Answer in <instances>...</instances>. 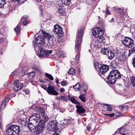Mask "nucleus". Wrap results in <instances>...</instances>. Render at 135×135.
Masks as SVG:
<instances>
[{
	"label": "nucleus",
	"mask_w": 135,
	"mask_h": 135,
	"mask_svg": "<svg viewBox=\"0 0 135 135\" xmlns=\"http://www.w3.org/2000/svg\"><path fill=\"white\" fill-rule=\"evenodd\" d=\"M43 35L44 37L41 35H40L33 41L35 50H36V48L40 47L39 44L44 43L45 46H50L53 45L54 36L45 32L43 33Z\"/></svg>",
	"instance_id": "f257e3e1"
},
{
	"label": "nucleus",
	"mask_w": 135,
	"mask_h": 135,
	"mask_svg": "<svg viewBox=\"0 0 135 135\" xmlns=\"http://www.w3.org/2000/svg\"><path fill=\"white\" fill-rule=\"evenodd\" d=\"M120 72L117 70H113L110 73L107 78V82L111 84L114 83L116 80L121 78Z\"/></svg>",
	"instance_id": "f03ea898"
},
{
	"label": "nucleus",
	"mask_w": 135,
	"mask_h": 135,
	"mask_svg": "<svg viewBox=\"0 0 135 135\" xmlns=\"http://www.w3.org/2000/svg\"><path fill=\"white\" fill-rule=\"evenodd\" d=\"M104 28V25L101 24L99 27L94 28L92 31L94 36L95 37L98 38H104L103 36L104 34L103 30Z\"/></svg>",
	"instance_id": "7ed1b4c3"
},
{
	"label": "nucleus",
	"mask_w": 135,
	"mask_h": 135,
	"mask_svg": "<svg viewBox=\"0 0 135 135\" xmlns=\"http://www.w3.org/2000/svg\"><path fill=\"white\" fill-rule=\"evenodd\" d=\"M83 32V29L82 28H80L78 30V32L77 34V37L76 41L75 46V50L76 51H78L79 50V46L81 40Z\"/></svg>",
	"instance_id": "20e7f679"
},
{
	"label": "nucleus",
	"mask_w": 135,
	"mask_h": 135,
	"mask_svg": "<svg viewBox=\"0 0 135 135\" xmlns=\"http://www.w3.org/2000/svg\"><path fill=\"white\" fill-rule=\"evenodd\" d=\"M20 131L19 126L12 125L9 126V135H18Z\"/></svg>",
	"instance_id": "39448f33"
},
{
	"label": "nucleus",
	"mask_w": 135,
	"mask_h": 135,
	"mask_svg": "<svg viewBox=\"0 0 135 135\" xmlns=\"http://www.w3.org/2000/svg\"><path fill=\"white\" fill-rule=\"evenodd\" d=\"M122 42L125 46L129 48H131L134 45L133 40L128 37H126Z\"/></svg>",
	"instance_id": "423d86ee"
},
{
	"label": "nucleus",
	"mask_w": 135,
	"mask_h": 135,
	"mask_svg": "<svg viewBox=\"0 0 135 135\" xmlns=\"http://www.w3.org/2000/svg\"><path fill=\"white\" fill-rule=\"evenodd\" d=\"M49 86L47 88V92L50 95H58V93L57 92V89L50 84H49Z\"/></svg>",
	"instance_id": "0eeeda50"
},
{
	"label": "nucleus",
	"mask_w": 135,
	"mask_h": 135,
	"mask_svg": "<svg viewBox=\"0 0 135 135\" xmlns=\"http://www.w3.org/2000/svg\"><path fill=\"white\" fill-rule=\"evenodd\" d=\"M57 127V123L55 120L50 122L48 125L47 129L50 131H55Z\"/></svg>",
	"instance_id": "6e6552de"
},
{
	"label": "nucleus",
	"mask_w": 135,
	"mask_h": 135,
	"mask_svg": "<svg viewBox=\"0 0 135 135\" xmlns=\"http://www.w3.org/2000/svg\"><path fill=\"white\" fill-rule=\"evenodd\" d=\"M105 40L104 38H98L97 40L94 42V45L98 48H101L102 46L104 45Z\"/></svg>",
	"instance_id": "1a4fd4ad"
},
{
	"label": "nucleus",
	"mask_w": 135,
	"mask_h": 135,
	"mask_svg": "<svg viewBox=\"0 0 135 135\" xmlns=\"http://www.w3.org/2000/svg\"><path fill=\"white\" fill-rule=\"evenodd\" d=\"M99 73L101 74H104L109 70V67L106 65H98V66Z\"/></svg>",
	"instance_id": "9d476101"
},
{
	"label": "nucleus",
	"mask_w": 135,
	"mask_h": 135,
	"mask_svg": "<svg viewBox=\"0 0 135 135\" xmlns=\"http://www.w3.org/2000/svg\"><path fill=\"white\" fill-rule=\"evenodd\" d=\"M54 29L53 30V32L56 34L58 35L60 37L63 35V32L62 27L57 25L54 26Z\"/></svg>",
	"instance_id": "9b49d317"
},
{
	"label": "nucleus",
	"mask_w": 135,
	"mask_h": 135,
	"mask_svg": "<svg viewBox=\"0 0 135 135\" xmlns=\"http://www.w3.org/2000/svg\"><path fill=\"white\" fill-rule=\"evenodd\" d=\"M88 89V87L85 85H83L82 86L81 89L83 91L84 93L80 95L79 97V98L83 102H86V99L85 97H84V95H85L86 91Z\"/></svg>",
	"instance_id": "f8f14e48"
},
{
	"label": "nucleus",
	"mask_w": 135,
	"mask_h": 135,
	"mask_svg": "<svg viewBox=\"0 0 135 135\" xmlns=\"http://www.w3.org/2000/svg\"><path fill=\"white\" fill-rule=\"evenodd\" d=\"M40 51L38 56L40 57H47L52 52V50H46L42 49H40Z\"/></svg>",
	"instance_id": "ddd939ff"
},
{
	"label": "nucleus",
	"mask_w": 135,
	"mask_h": 135,
	"mask_svg": "<svg viewBox=\"0 0 135 135\" xmlns=\"http://www.w3.org/2000/svg\"><path fill=\"white\" fill-rule=\"evenodd\" d=\"M36 125L37 131L41 132L45 127V121L42 119L40 120Z\"/></svg>",
	"instance_id": "4468645a"
},
{
	"label": "nucleus",
	"mask_w": 135,
	"mask_h": 135,
	"mask_svg": "<svg viewBox=\"0 0 135 135\" xmlns=\"http://www.w3.org/2000/svg\"><path fill=\"white\" fill-rule=\"evenodd\" d=\"M76 107L77 109V111L79 113H82L85 112V109L81 106L77 105H76Z\"/></svg>",
	"instance_id": "2eb2a0df"
},
{
	"label": "nucleus",
	"mask_w": 135,
	"mask_h": 135,
	"mask_svg": "<svg viewBox=\"0 0 135 135\" xmlns=\"http://www.w3.org/2000/svg\"><path fill=\"white\" fill-rule=\"evenodd\" d=\"M23 86V85L22 83L17 84L15 85L13 89V90L15 91H17L21 89Z\"/></svg>",
	"instance_id": "dca6fc26"
},
{
	"label": "nucleus",
	"mask_w": 135,
	"mask_h": 135,
	"mask_svg": "<svg viewBox=\"0 0 135 135\" xmlns=\"http://www.w3.org/2000/svg\"><path fill=\"white\" fill-rule=\"evenodd\" d=\"M58 12L61 15H63L65 12L64 7L61 4H59L58 6Z\"/></svg>",
	"instance_id": "f3484780"
},
{
	"label": "nucleus",
	"mask_w": 135,
	"mask_h": 135,
	"mask_svg": "<svg viewBox=\"0 0 135 135\" xmlns=\"http://www.w3.org/2000/svg\"><path fill=\"white\" fill-rule=\"evenodd\" d=\"M8 98L7 97L2 102V103L1 106V109H3L8 104Z\"/></svg>",
	"instance_id": "a211bd4d"
},
{
	"label": "nucleus",
	"mask_w": 135,
	"mask_h": 135,
	"mask_svg": "<svg viewBox=\"0 0 135 135\" xmlns=\"http://www.w3.org/2000/svg\"><path fill=\"white\" fill-rule=\"evenodd\" d=\"M40 115L38 114L35 113L32 114L29 118L30 120L35 119H40Z\"/></svg>",
	"instance_id": "6ab92c4d"
},
{
	"label": "nucleus",
	"mask_w": 135,
	"mask_h": 135,
	"mask_svg": "<svg viewBox=\"0 0 135 135\" xmlns=\"http://www.w3.org/2000/svg\"><path fill=\"white\" fill-rule=\"evenodd\" d=\"M107 55L108 59L110 60H112L115 56L114 54L111 50H109Z\"/></svg>",
	"instance_id": "aec40b11"
},
{
	"label": "nucleus",
	"mask_w": 135,
	"mask_h": 135,
	"mask_svg": "<svg viewBox=\"0 0 135 135\" xmlns=\"http://www.w3.org/2000/svg\"><path fill=\"white\" fill-rule=\"evenodd\" d=\"M18 123L20 124L25 126L27 123L26 119V118H20L18 121Z\"/></svg>",
	"instance_id": "412c9836"
},
{
	"label": "nucleus",
	"mask_w": 135,
	"mask_h": 135,
	"mask_svg": "<svg viewBox=\"0 0 135 135\" xmlns=\"http://www.w3.org/2000/svg\"><path fill=\"white\" fill-rule=\"evenodd\" d=\"M33 123H31L30 121H28V126L29 129L30 130H34L36 128V125H34Z\"/></svg>",
	"instance_id": "4be33fe9"
},
{
	"label": "nucleus",
	"mask_w": 135,
	"mask_h": 135,
	"mask_svg": "<svg viewBox=\"0 0 135 135\" xmlns=\"http://www.w3.org/2000/svg\"><path fill=\"white\" fill-rule=\"evenodd\" d=\"M110 50L109 48H103L101 50V52L103 54L107 55Z\"/></svg>",
	"instance_id": "5701e85b"
},
{
	"label": "nucleus",
	"mask_w": 135,
	"mask_h": 135,
	"mask_svg": "<svg viewBox=\"0 0 135 135\" xmlns=\"http://www.w3.org/2000/svg\"><path fill=\"white\" fill-rule=\"evenodd\" d=\"M35 109L36 111L38 112L41 114L42 113L44 112L43 108L39 107H35Z\"/></svg>",
	"instance_id": "b1692460"
},
{
	"label": "nucleus",
	"mask_w": 135,
	"mask_h": 135,
	"mask_svg": "<svg viewBox=\"0 0 135 135\" xmlns=\"http://www.w3.org/2000/svg\"><path fill=\"white\" fill-rule=\"evenodd\" d=\"M33 69L37 74H39L41 73V70L36 66L34 65L33 66Z\"/></svg>",
	"instance_id": "393cba45"
},
{
	"label": "nucleus",
	"mask_w": 135,
	"mask_h": 135,
	"mask_svg": "<svg viewBox=\"0 0 135 135\" xmlns=\"http://www.w3.org/2000/svg\"><path fill=\"white\" fill-rule=\"evenodd\" d=\"M81 88V86L80 83H78L76 85L73 86V88L76 91L79 90Z\"/></svg>",
	"instance_id": "a878e982"
},
{
	"label": "nucleus",
	"mask_w": 135,
	"mask_h": 135,
	"mask_svg": "<svg viewBox=\"0 0 135 135\" xmlns=\"http://www.w3.org/2000/svg\"><path fill=\"white\" fill-rule=\"evenodd\" d=\"M70 101L73 103L77 104L80 105V103L78 102L74 97L70 99Z\"/></svg>",
	"instance_id": "bb28decb"
},
{
	"label": "nucleus",
	"mask_w": 135,
	"mask_h": 135,
	"mask_svg": "<svg viewBox=\"0 0 135 135\" xmlns=\"http://www.w3.org/2000/svg\"><path fill=\"white\" fill-rule=\"evenodd\" d=\"M35 75V73L33 71H32L28 74V76L29 79H31L34 78Z\"/></svg>",
	"instance_id": "cd10ccee"
},
{
	"label": "nucleus",
	"mask_w": 135,
	"mask_h": 135,
	"mask_svg": "<svg viewBox=\"0 0 135 135\" xmlns=\"http://www.w3.org/2000/svg\"><path fill=\"white\" fill-rule=\"evenodd\" d=\"M71 0H61L62 3L66 5H69L70 3Z\"/></svg>",
	"instance_id": "c85d7f7f"
},
{
	"label": "nucleus",
	"mask_w": 135,
	"mask_h": 135,
	"mask_svg": "<svg viewBox=\"0 0 135 135\" xmlns=\"http://www.w3.org/2000/svg\"><path fill=\"white\" fill-rule=\"evenodd\" d=\"M45 76L48 78L50 80H52L54 78L50 74H49L47 73H45Z\"/></svg>",
	"instance_id": "c756f323"
},
{
	"label": "nucleus",
	"mask_w": 135,
	"mask_h": 135,
	"mask_svg": "<svg viewBox=\"0 0 135 135\" xmlns=\"http://www.w3.org/2000/svg\"><path fill=\"white\" fill-rule=\"evenodd\" d=\"M75 72V69L73 68H71L68 71L69 74L70 75H74Z\"/></svg>",
	"instance_id": "7c9ffc66"
},
{
	"label": "nucleus",
	"mask_w": 135,
	"mask_h": 135,
	"mask_svg": "<svg viewBox=\"0 0 135 135\" xmlns=\"http://www.w3.org/2000/svg\"><path fill=\"white\" fill-rule=\"evenodd\" d=\"M119 57L118 60L120 61L124 60L126 58L125 56L123 54L120 55Z\"/></svg>",
	"instance_id": "2f4dec72"
},
{
	"label": "nucleus",
	"mask_w": 135,
	"mask_h": 135,
	"mask_svg": "<svg viewBox=\"0 0 135 135\" xmlns=\"http://www.w3.org/2000/svg\"><path fill=\"white\" fill-rule=\"evenodd\" d=\"M129 53L128 56H129L132 53L135 52V47H133L132 49L129 51Z\"/></svg>",
	"instance_id": "473e14b6"
},
{
	"label": "nucleus",
	"mask_w": 135,
	"mask_h": 135,
	"mask_svg": "<svg viewBox=\"0 0 135 135\" xmlns=\"http://www.w3.org/2000/svg\"><path fill=\"white\" fill-rule=\"evenodd\" d=\"M124 9L118 8V11L120 13V15L121 17H122L124 14V12H123Z\"/></svg>",
	"instance_id": "72a5a7b5"
},
{
	"label": "nucleus",
	"mask_w": 135,
	"mask_h": 135,
	"mask_svg": "<svg viewBox=\"0 0 135 135\" xmlns=\"http://www.w3.org/2000/svg\"><path fill=\"white\" fill-rule=\"evenodd\" d=\"M39 119H35V120H29V121L31 122V123H33V124L35 125H37L36 124H37V123L39 121Z\"/></svg>",
	"instance_id": "f704fd0d"
},
{
	"label": "nucleus",
	"mask_w": 135,
	"mask_h": 135,
	"mask_svg": "<svg viewBox=\"0 0 135 135\" xmlns=\"http://www.w3.org/2000/svg\"><path fill=\"white\" fill-rule=\"evenodd\" d=\"M5 3V0H0V8H2Z\"/></svg>",
	"instance_id": "c9c22d12"
},
{
	"label": "nucleus",
	"mask_w": 135,
	"mask_h": 135,
	"mask_svg": "<svg viewBox=\"0 0 135 135\" xmlns=\"http://www.w3.org/2000/svg\"><path fill=\"white\" fill-rule=\"evenodd\" d=\"M14 30L17 33H19L21 30L20 27H18L17 26L16 28H14Z\"/></svg>",
	"instance_id": "e433bc0d"
},
{
	"label": "nucleus",
	"mask_w": 135,
	"mask_h": 135,
	"mask_svg": "<svg viewBox=\"0 0 135 135\" xmlns=\"http://www.w3.org/2000/svg\"><path fill=\"white\" fill-rule=\"evenodd\" d=\"M68 120L66 119H64L62 121V122H61V124L62 125H65L67 124L68 123Z\"/></svg>",
	"instance_id": "4c0bfd02"
},
{
	"label": "nucleus",
	"mask_w": 135,
	"mask_h": 135,
	"mask_svg": "<svg viewBox=\"0 0 135 135\" xmlns=\"http://www.w3.org/2000/svg\"><path fill=\"white\" fill-rule=\"evenodd\" d=\"M41 115L43 117V118L45 120L47 121L48 119V117L45 115L44 112L42 113Z\"/></svg>",
	"instance_id": "58836bf2"
},
{
	"label": "nucleus",
	"mask_w": 135,
	"mask_h": 135,
	"mask_svg": "<svg viewBox=\"0 0 135 135\" xmlns=\"http://www.w3.org/2000/svg\"><path fill=\"white\" fill-rule=\"evenodd\" d=\"M5 39H6L2 37L0 38V45L6 42Z\"/></svg>",
	"instance_id": "ea45409f"
},
{
	"label": "nucleus",
	"mask_w": 135,
	"mask_h": 135,
	"mask_svg": "<svg viewBox=\"0 0 135 135\" xmlns=\"http://www.w3.org/2000/svg\"><path fill=\"white\" fill-rule=\"evenodd\" d=\"M131 81L133 85L135 87V77H133L131 79Z\"/></svg>",
	"instance_id": "a19ab883"
},
{
	"label": "nucleus",
	"mask_w": 135,
	"mask_h": 135,
	"mask_svg": "<svg viewBox=\"0 0 135 135\" xmlns=\"http://www.w3.org/2000/svg\"><path fill=\"white\" fill-rule=\"evenodd\" d=\"M61 100L64 101H66L67 102V98L64 96H61Z\"/></svg>",
	"instance_id": "79ce46f5"
},
{
	"label": "nucleus",
	"mask_w": 135,
	"mask_h": 135,
	"mask_svg": "<svg viewBox=\"0 0 135 135\" xmlns=\"http://www.w3.org/2000/svg\"><path fill=\"white\" fill-rule=\"evenodd\" d=\"M61 84L62 86H66L68 84V83H66V81H63L61 82Z\"/></svg>",
	"instance_id": "37998d69"
},
{
	"label": "nucleus",
	"mask_w": 135,
	"mask_h": 135,
	"mask_svg": "<svg viewBox=\"0 0 135 135\" xmlns=\"http://www.w3.org/2000/svg\"><path fill=\"white\" fill-rule=\"evenodd\" d=\"M112 64L113 66L114 67V68L116 67V66L117 65V63L115 62V61H113L112 62Z\"/></svg>",
	"instance_id": "c03bdc74"
},
{
	"label": "nucleus",
	"mask_w": 135,
	"mask_h": 135,
	"mask_svg": "<svg viewBox=\"0 0 135 135\" xmlns=\"http://www.w3.org/2000/svg\"><path fill=\"white\" fill-rule=\"evenodd\" d=\"M41 86L44 89L47 91V88L45 85L44 84H42Z\"/></svg>",
	"instance_id": "a18cd8bd"
},
{
	"label": "nucleus",
	"mask_w": 135,
	"mask_h": 135,
	"mask_svg": "<svg viewBox=\"0 0 135 135\" xmlns=\"http://www.w3.org/2000/svg\"><path fill=\"white\" fill-rule=\"evenodd\" d=\"M123 111H124L125 110H127L128 109V106L127 105H123Z\"/></svg>",
	"instance_id": "49530a36"
},
{
	"label": "nucleus",
	"mask_w": 135,
	"mask_h": 135,
	"mask_svg": "<svg viewBox=\"0 0 135 135\" xmlns=\"http://www.w3.org/2000/svg\"><path fill=\"white\" fill-rule=\"evenodd\" d=\"M28 23V21L26 20L23 22V25H26Z\"/></svg>",
	"instance_id": "de8ad7c7"
},
{
	"label": "nucleus",
	"mask_w": 135,
	"mask_h": 135,
	"mask_svg": "<svg viewBox=\"0 0 135 135\" xmlns=\"http://www.w3.org/2000/svg\"><path fill=\"white\" fill-rule=\"evenodd\" d=\"M132 63L134 67L135 68V57L132 59Z\"/></svg>",
	"instance_id": "09e8293b"
},
{
	"label": "nucleus",
	"mask_w": 135,
	"mask_h": 135,
	"mask_svg": "<svg viewBox=\"0 0 135 135\" xmlns=\"http://www.w3.org/2000/svg\"><path fill=\"white\" fill-rule=\"evenodd\" d=\"M18 73V69H16V70L14 71L13 73V74L14 75H17Z\"/></svg>",
	"instance_id": "8fccbe9b"
},
{
	"label": "nucleus",
	"mask_w": 135,
	"mask_h": 135,
	"mask_svg": "<svg viewBox=\"0 0 135 135\" xmlns=\"http://www.w3.org/2000/svg\"><path fill=\"white\" fill-rule=\"evenodd\" d=\"M107 111H112V110L113 108L111 107H107Z\"/></svg>",
	"instance_id": "3c124183"
},
{
	"label": "nucleus",
	"mask_w": 135,
	"mask_h": 135,
	"mask_svg": "<svg viewBox=\"0 0 135 135\" xmlns=\"http://www.w3.org/2000/svg\"><path fill=\"white\" fill-rule=\"evenodd\" d=\"M106 13L108 14H110V13L108 9V7H107L106 8Z\"/></svg>",
	"instance_id": "603ef678"
},
{
	"label": "nucleus",
	"mask_w": 135,
	"mask_h": 135,
	"mask_svg": "<svg viewBox=\"0 0 135 135\" xmlns=\"http://www.w3.org/2000/svg\"><path fill=\"white\" fill-rule=\"evenodd\" d=\"M18 81L19 80H15L14 83V85H15L17 84H18Z\"/></svg>",
	"instance_id": "864d4df0"
},
{
	"label": "nucleus",
	"mask_w": 135,
	"mask_h": 135,
	"mask_svg": "<svg viewBox=\"0 0 135 135\" xmlns=\"http://www.w3.org/2000/svg\"><path fill=\"white\" fill-rule=\"evenodd\" d=\"M79 55H77L76 56V59L77 60V61L78 62V61L79 60Z\"/></svg>",
	"instance_id": "5fc2aeb1"
},
{
	"label": "nucleus",
	"mask_w": 135,
	"mask_h": 135,
	"mask_svg": "<svg viewBox=\"0 0 135 135\" xmlns=\"http://www.w3.org/2000/svg\"><path fill=\"white\" fill-rule=\"evenodd\" d=\"M123 105H120V106L119 107V109L120 110H123Z\"/></svg>",
	"instance_id": "6e6d98bb"
},
{
	"label": "nucleus",
	"mask_w": 135,
	"mask_h": 135,
	"mask_svg": "<svg viewBox=\"0 0 135 135\" xmlns=\"http://www.w3.org/2000/svg\"><path fill=\"white\" fill-rule=\"evenodd\" d=\"M11 1L13 2H16L18 3H20L21 2L20 0H11Z\"/></svg>",
	"instance_id": "4d7b16f0"
},
{
	"label": "nucleus",
	"mask_w": 135,
	"mask_h": 135,
	"mask_svg": "<svg viewBox=\"0 0 135 135\" xmlns=\"http://www.w3.org/2000/svg\"><path fill=\"white\" fill-rule=\"evenodd\" d=\"M114 115V113H112L111 114H109V116L110 117H113Z\"/></svg>",
	"instance_id": "13d9d810"
},
{
	"label": "nucleus",
	"mask_w": 135,
	"mask_h": 135,
	"mask_svg": "<svg viewBox=\"0 0 135 135\" xmlns=\"http://www.w3.org/2000/svg\"><path fill=\"white\" fill-rule=\"evenodd\" d=\"M60 131V130L58 128V127H57L56 128V130L55 131H54V132H59Z\"/></svg>",
	"instance_id": "bf43d9fd"
},
{
	"label": "nucleus",
	"mask_w": 135,
	"mask_h": 135,
	"mask_svg": "<svg viewBox=\"0 0 135 135\" xmlns=\"http://www.w3.org/2000/svg\"><path fill=\"white\" fill-rule=\"evenodd\" d=\"M45 135H54L53 134L51 133L50 132H49L47 133H46L45 134Z\"/></svg>",
	"instance_id": "052dcab7"
},
{
	"label": "nucleus",
	"mask_w": 135,
	"mask_h": 135,
	"mask_svg": "<svg viewBox=\"0 0 135 135\" xmlns=\"http://www.w3.org/2000/svg\"><path fill=\"white\" fill-rule=\"evenodd\" d=\"M60 91L61 92H64L65 91V89L64 88H60Z\"/></svg>",
	"instance_id": "680f3d73"
},
{
	"label": "nucleus",
	"mask_w": 135,
	"mask_h": 135,
	"mask_svg": "<svg viewBox=\"0 0 135 135\" xmlns=\"http://www.w3.org/2000/svg\"><path fill=\"white\" fill-rule=\"evenodd\" d=\"M73 97H71L70 96V95H69L68 96V100H70V99L72 98H73Z\"/></svg>",
	"instance_id": "e2e57ef3"
},
{
	"label": "nucleus",
	"mask_w": 135,
	"mask_h": 135,
	"mask_svg": "<svg viewBox=\"0 0 135 135\" xmlns=\"http://www.w3.org/2000/svg\"><path fill=\"white\" fill-rule=\"evenodd\" d=\"M90 128V127L89 126H88L86 127V129L87 131H89Z\"/></svg>",
	"instance_id": "0e129e2a"
},
{
	"label": "nucleus",
	"mask_w": 135,
	"mask_h": 135,
	"mask_svg": "<svg viewBox=\"0 0 135 135\" xmlns=\"http://www.w3.org/2000/svg\"><path fill=\"white\" fill-rule=\"evenodd\" d=\"M25 92L27 94H28L30 93V91L28 90H25Z\"/></svg>",
	"instance_id": "69168bd1"
},
{
	"label": "nucleus",
	"mask_w": 135,
	"mask_h": 135,
	"mask_svg": "<svg viewBox=\"0 0 135 135\" xmlns=\"http://www.w3.org/2000/svg\"><path fill=\"white\" fill-rule=\"evenodd\" d=\"M103 104L104 105H105V106H110V105H109L108 104Z\"/></svg>",
	"instance_id": "338daca9"
},
{
	"label": "nucleus",
	"mask_w": 135,
	"mask_h": 135,
	"mask_svg": "<svg viewBox=\"0 0 135 135\" xmlns=\"http://www.w3.org/2000/svg\"><path fill=\"white\" fill-rule=\"evenodd\" d=\"M56 83L57 84H59L60 83V82L59 80L57 79L56 80Z\"/></svg>",
	"instance_id": "774afa93"
}]
</instances>
